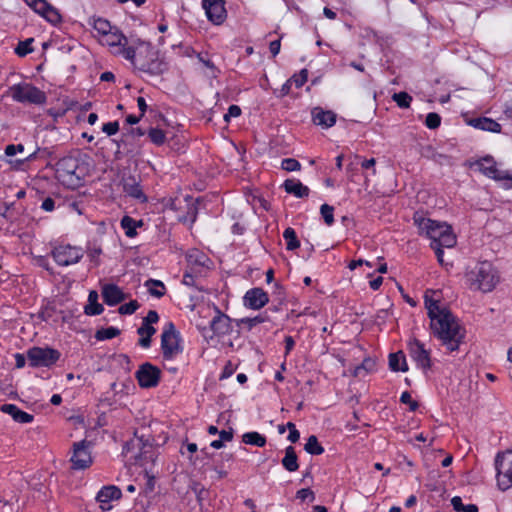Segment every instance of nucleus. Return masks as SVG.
<instances>
[{
	"label": "nucleus",
	"instance_id": "1",
	"mask_svg": "<svg viewBox=\"0 0 512 512\" xmlns=\"http://www.w3.org/2000/svg\"><path fill=\"white\" fill-rule=\"evenodd\" d=\"M430 328L436 337L449 352L457 351L465 338V329L460 325L457 317L447 309L430 321Z\"/></svg>",
	"mask_w": 512,
	"mask_h": 512
},
{
	"label": "nucleus",
	"instance_id": "2",
	"mask_svg": "<svg viewBox=\"0 0 512 512\" xmlns=\"http://www.w3.org/2000/svg\"><path fill=\"white\" fill-rule=\"evenodd\" d=\"M131 57H125L135 69L150 75H160L167 69V63L159 56L158 51L149 43L139 38L132 39Z\"/></svg>",
	"mask_w": 512,
	"mask_h": 512
},
{
	"label": "nucleus",
	"instance_id": "3",
	"mask_svg": "<svg viewBox=\"0 0 512 512\" xmlns=\"http://www.w3.org/2000/svg\"><path fill=\"white\" fill-rule=\"evenodd\" d=\"M466 283L470 290L489 293L500 281L497 269L488 261L477 263L465 274Z\"/></svg>",
	"mask_w": 512,
	"mask_h": 512
},
{
	"label": "nucleus",
	"instance_id": "4",
	"mask_svg": "<svg viewBox=\"0 0 512 512\" xmlns=\"http://www.w3.org/2000/svg\"><path fill=\"white\" fill-rule=\"evenodd\" d=\"M55 174L64 186L74 189L82 183L84 168L77 157L65 156L56 163Z\"/></svg>",
	"mask_w": 512,
	"mask_h": 512
},
{
	"label": "nucleus",
	"instance_id": "5",
	"mask_svg": "<svg viewBox=\"0 0 512 512\" xmlns=\"http://www.w3.org/2000/svg\"><path fill=\"white\" fill-rule=\"evenodd\" d=\"M161 350L165 360H172L183 352L180 333L173 322H167L161 334Z\"/></svg>",
	"mask_w": 512,
	"mask_h": 512
},
{
	"label": "nucleus",
	"instance_id": "6",
	"mask_svg": "<svg viewBox=\"0 0 512 512\" xmlns=\"http://www.w3.org/2000/svg\"><path fill=\"white\" fill-rule=\"evenodd\" d=\"M132 39L133 38H127L122 32L115 28L114 31L111 30L103 35L100 42L102 45L108 46L113 55L125 58L131 57Z\"/></svg>",
	"mask_w": 512,
	"mask_h": 512
},
{
	"label": "nucleus",
	"instance_id": "7",
	"mask_svg": "<svg viewBox=\"0 0 512 512\" xmlns=\"http://www.w3.org/2000/svg\"><path fill=\"white\" fill-rule=\"evenodd\" d=\"M497 485L500 490L506 491L512 487V451L497 453L495 457Z\"/></svg>",
	"mask_w": 512,
	"mask_h": 512
},
{
	"label": "nucleus",
	"instance_id": "8",
	"mask_svg": "<svg viewBox=\"0 0 512 512\" xmlns=\"http://www.w3.org/2000/svg\"><path fill=\"white\" fill-rule=\"evenodd\" d=\"M478 170L486 177L498 182H504L505 189L512 188V175L508 171L499 170L492 156H485L474 163Z\"/></svg>",
	"mask_w": 512,
	"mask_h": 512
},
{
	"label": "nucleus",
	"instance_id": "9",
	"mask_svg": "<svg viewBox=\"0 0 512 512\" xmlns=\"http://www.w3.org/2000/svg\"><path fill=\"white\" fill-rule=\"evenodd\" d=\"M70 462L73 470L88 469L93 463L92 443L86 439L74 442L72 444Z\"/></svg>",
	"mask_w": 512,
	"mask_h": 512
},
{
	"label": "nucleus",
	"instance_id": "10",
	"mask_svg": "<svg viewBox=\"0 0 512 512\" xmlns=\"http://www.w3.org/2000/svg\"><path fill=\"white\" fill-rule=\"evenodd\" d=\"M27 359L31 367H51L61 357V353L51 347L34 346L27 350Z\"/></svg>",
	"mask_w": 512,
	"mask_h": 512
},
{
	"label": "nucleus",
	"instance_id": "11",
	"mask_svg": "<svg viewBox=\"0 0 512 512\" xmlns=\"http://www.w3.org/2000/svg\"><path fill=\"white\" fill-rule=\"evenodd\" d=\"M10 90L13 100L16 102L31 104H43L46 102L45 93L32 84H15Z\"/></svg>",
	"mask_w": 512,
	"mask_h": 512
},
{
	"label": "nucleus",
	"instance_id": "12",
	"mask_svg": "<svg viewBox=\"0 0 512 512\" xmlns=\"http://www.w3.org/2000/svg\"><path fill=\"white\" fill-rule=\"evenodd\" d=\"M414 225L419 229L421 235L428 237L431 242H437L444 232H449V225L445 222L425 218L419 213L413 216Z\"/></svg>",
	"mask_w": 512,
	"mask_h": 512
},
{
	"label": "nucleus",
	"instance_id": "13",
	"mask_svg": "<svg viewBox=\"0 0 512 512\" xmlns=\"http://www.w3.org/2000/svg\"><path fill=\"white\" fill-rule=\"evenodd\" d=\"M51 254L59 266H69L78 263L84 253L82 248L67 244L54 247Z\"/></svg>",
	"mask_w": 512,
	"mask_h": 512
},
{
	"label": "nucleus",
	"instance_id": "14",
	"mask_svg": "<svg viewBox=\"0 0 512 512\" xmlns=\"http://www.w3.org/2000/svg\"><path fill=\"white\" fill-rule=\"evenodd\" d=\"M408 350L410 357L416 363V366L427 372L431 366V355L430 350L426 349L424 344L418 339H413L408 343Z\"/></svg>",
	"mask_w": 512,
	"mask_h": 512
},
{
	"label": "nucleus",
	"instance_id": "15",
	"mask_svg": "<svg viewBox=\"0 0 512 512\" xmlns=\"http://www.w3.org/2000/svg\"><path fill=\"white\" fill-rule=\"evenodd\" d=\"M160 376V369L149 362L140 365L135 373V377L141 388L156 387L159 384Z\"/></svg>",
	"mask_w": 512,
	"mask_h": 512
},
{
	"label": "nucleus",
	"instance_id": "16",
	"mask_svg": "<svg viewBox=\"0 0 512 512\" xmlns=\"http://www.w3.org/2000/svg\"><path fill=\"white\" fill-rule=\"evenodd\" d=\"M207 19L214 25H221L227 18L224 0H202Z\"/></svg>",
	"mask_w": 512,
	"mask_h": 512
},
{
	"label": "nucleus",
	"instance_id": "17",
	"mask_svg": "<svg viewBox=\"0 0 512 512\" xmlns=\"http://www.w3.org/2000/svg\"><path fill=\"white\" fill-rule=\"evenodd\" d=\"M24 2L37 14L50 23L56 24L61 21V15L57 9L46 0H24Z\"/></svg>",
	"mask_w": 512,
	"mask_h": 512
},
{
	"label": "nucleus",
	"instance_id": "18",
	"mask_svg": "<svg viewBox=\"0 0 512 512\" xmlns=\"http://www.w3.org/2000/svg\"><path fill=\"white\" fill-rule=\"evenodd\" d=\"M215 315L210 321V328L217 336L228 335L232 332V319L214 306Z\"/></svg>",
	"mask_w": 512,
	"mask_h": 512
},
{
	"label": "nucleus",
	"instance_id": "19",
	"mask_svg": "<svg viewBox=\"0 0 512 512\" xmlns=\"http://www.w3.org/2000/svg\"><path fill=\"white\" fill-rule=\"evenodd\" d=\"M268 302V294L259 287L249 289L243 297L244 306L252 310H259L263 308Z\"/></svg>",
	"mask_w": 512,
	"mask_h": 512
},
{
	"label": "nucleus",
	"instance_id": "20",
	"mask_svg": "<svg viewBox=\"0 0 512 512\" xmlns=\"http://www.w3.org/2000/svg\"><path fill=\"white\" fill-rule=\"evenodd\" d=\"M123 191L129 196L140 203H146L148 201L147 196L143 192L140 181L136 179L133 175H128L123 177L122 179Z\"/></svg>",
	"mask_w": 512,
	"mask_h": 512
},
{
	"label": "nucleus",
	"instance_id": "21",
	"mask_svg": "<svg viewBox=\"0 0 512 512\" xmlns=\"http://www.w3.org/2000/svg\"><path fill=\"white\" fill-rule=\"evenodd\" d=\"M122 496L121 490L114 485L102 487L96 495L97 502L100 503L102 510H108L111 508L110 502L118 500Z\"/></svg>",
	"mask_w": 512,
	"mask_h": 512
},
{
	"label": "nucleus",
	"instance_id": "22",
	"mask_svg": "<svg viewBox=\"0 0 512 512\" xmlns=\"http://www.w3.org/2000/svg\"><path fill=\"white\" fill-rule=\"evenodd\" d=\"M101 293L104 303L108 306H115L126 299L125 293L116 284H105Z\"/></svg>",
	"mask_w": 512,
	"mask_h": 512
},
{
	"label": "nucleus",
	"instance_id": "23",
	"mask_svg": "<svg viewBox=\"0 0 512 512\" xmlns=\"http://www.w3.org/2000/svg\"><path fill=\"white\" fill-rule=\"evenodd\" d=\"M312 122L322 128H330L336 123V114L321 107H314L311 111Z\"/></svg>",
	"mask_w": 512,
	"mask_h": 512
},
{
	"label": "nucleus",
	"instance_id": "24",
	"mask_svg": "<svg viewBox=\"0 0 512 512\" xmlns=\"http://www.w3.org/2000/svg\"><path fill=\"white\" fill-rule=\"evenodd\" d=\"M435 293V291L427 290L424 294V304L430 321L448 309L440 305L438 299L433 298Z\"/></svg>",
	"mask_w": 512,
	"mask_h": 512
},
{
	"label": "nucleus",
	"instance_id": "25",
	"mask_svg": "<svg viewBox=\"0 0 512 512\" xmlns=\"http://www.w3.org/2000/svg\"><path fill=\"white\" fill-rule=\"evenodd\" d=\"M0 411L10 415L18 423H31L34 419L32 414L21 410L15 404H3L0 406Z\"/></svg>",
	"mask_w": 512,
	"mask_h": 512
},
{
	"label": "nucleus",
	"instance_id": "26",
	"mask_svg": "<svg viewBox=\"0 0 512 512\" xmlns=\"http://www.w3.org/2000/svg\"><path fill=\"white\" fill-rule=\"evenodd\" d=\"M283 187L288 194H292L297 198H305L309 196V188L297 179H287L283 183Z\"/></svg>",
	"mask_w": 512,
	"mask_h": 512
},
{
	"label": "nucleus",
	"instance_id": "27",
	"mask_svg": "<svg viewBox=\"0 0 512 512\" xmlns=\"http://www.w3.org/2000/svg\"><path fill=\"white\" fill-rule=\"evenodd\" d=\"M469 125L476 129H480L483 131L493 132V133H500L501 132V125L496 122L495 120L487 117H478L473 118L469 121Z\"/></svg>",
	"mask_w": 512,
	"mask_h": 512
},
{
	"label": "nucleus",
	"instance_id": "28",
	"mask_svg": "<svg viewBox=\"0 0 512 512\" xmlns=\"http://www.w3.org/2000/svg\"><path fill=\"white\" fill-rule=\"evenodd\" d=\"M281 464L288 472H295L298 470V457L293 446L286 447L285 456L281 460Z\"/></svg>",
	"mask_w": 512,
	"mask_h": 512
},
{
	"label": "nucleus",
	"instance_id": "29",
	"mask_svg": "<svg viewBox=\"0 0 512 512\" xmlns=\"http://www.w3.org/2000/svg\"><path fill=\"white\" fill-rule=\"evenodd\" d=\"M389 368L394 372H407L408 364L402 351L389 354Z\"/></svg>",
	"mask_w": 512,
	"mask_h": 512
},
{
	"label": "nucleus",
	"instance_id": "30",
	"mask_svg": "<svg viewBox=\"0 0 512 512\" xmlns=\"http://www.w3.org/2000/svg\"><path fill=\"white\" fill-rule=\"evenodd\" d=\"M104 308L102 304L98 302V293L96 291H90L88 295V304L84 307V313L89 316L100 315Z\"/></svg>",
	"mask_w": 512,
	"mask_h": 512
},
{
	"label": "nucleus",
	"instance_id": "31",
	"mask_svg": "<svg viewBox=\"0 0 512 512\" xmlns=\"http://www.w3.org/2000/svg\"><path fill=\"white\" fill-rule=\"evenodd\" d=\"M354 158L355 160H357L356 164H360L362 169L370 171V173L364 174V185L368 187L370 182V176H375L377 173L375 168L376 160L375 158L362 159V157L359 155H355Z\"/></svg>",
	"mask_w": 512,
	"mask_h": 512
},
{
	"label": "nucleus",
	"instance_id": "32",
	"mask_svg": "<svg viewBox=\"0 0 512 512\" xmlns=\"http://www.w3.org/2000/svg\"><path fill=\"white\" fill-rule=\"evenodd\" d=\"M137 333L141 336L138 344L142 348H149L151 346V337L156 333V329L151 325L143 324L137 329Z\"/></svg>",
	"mask_w": 512,
	"mask_h": 512
},
{
	"label": "nucleus",
	"instance_id": "33",
	"mask_svg": "<svg viewBox=\"0 0 512 512\" xmlns=\"http://www.w3.org/2000/svg\"><path fill=\"white\" fill-rule=\"evenodd\" d=\"M186 257L189 265L192 267H204L207 266L208 262H210L209 258L197 249L189 251Z\"/></svg>",
	"mask_w": 512,
	"mask_h": 512
},
{
	"label": "nucleus",
	"instance_id": "34",
	"mask_svg": "<svg viewBox=\"0 0 512 512\" xmlns=\"http://www.w3.org/2000/svg\"><path fill=\"white\" fill-rule=\"evenodd\" d=\"M243 443L256 447H264L266 445V437L259 432H246L242 436Z\"/></svg>",
	"mask_w": 512,
	"mask_h": 512
},
{
	"label": "nucleus",
	"instance_id": "35",
	"mask_svg": "<svg viewBox=\"0 0 512 512\" xmlns=\"http://www.w3.org/2000/svg\"><path fill=\"white\" fill-rule=\"evenodd\" d=\"M144 285L148 289V292L156 298H161L166 293L165 285L160 280L149 279Z\"/></svg>",
	"mask_w": 512,
	"mask_h": 512
},
{
	"label": "nucleus",
	"instance_id": "36",
	"mask_svg": "<svg viewBox=\"0 0 512 512\" xmlns=\"http://www.w3.org/2000/svg\"><path fill=\"white\" fill-rule=\"evenodd\" d=\"M304 450L310 455H321L324 453V447L319 443L315 435H310L304 445Z\"/></svg>",
	"mask_w": 512,
	"mask_h": 512
},
{
	"label": "nucleus",
	"instance_id": "37",
	"mask_svg": "<svg viewBox=\"0 0 512 512\" xmlns=\"http://www.w3.org/2000/svg\"><path fill=\"white\" fill-rule=\"evenodd\" d=\"M86 253L94 266L100 265V255L102 254V248L99 244L96 242H88L86 246Z\"/></svg>",
	"mask_w": 512,
	"mask_h": 512
},
{
	"label": "nucleus",
	"instance_id": "38",
	"mask_svg": "<svg viewBox=\"0 0 512 512\" xmlns=\"http://www.w3.org/2000/svg\"><path fill=\"white\" fill-rule=\"evenodd\" d=\"M268 320V316L264 314H259L255 317H246L235 320L237 326L244 325L248 330H251L253 327H255L258 324L264 323Z\"/></svg>",
	"mask_w": 512,
	"mask_h": 512
},
{
	"label": "nucleus",
	"instance_id": "39",
	"mask_svg": "<svg viewBox=\"0 0 512 512\" xmlns=\"http://www.w3.org/2000/svg\"><path fill=\"white\" fill-rule=\"evenodd\" d=\"M283 238L286 241V249L293 251L300 246V242L297 238L296 232L293 228L288 227L283 232Z\"/></svg>",
	"mask_w": 512,
	"mask_h": 512
},
{
	"label": "nucleus",
	"instance_id": "40",
	"mask_svg": "<svg viewBox=\"0 0 512 512\" xmlns=\"http://www.w3.org/2000/svg\"><path fill=\"white\" fill-rule=\"evenodd\" d=\"M120 334V330L116 327L110 326L107 328H101L96 331L95 338L98 341H104L113 339Z\"/></svg>",
	"mask_w": 512,
	"mask_h": 512
},
{
	"label": "nucleus",
	"instance_id": "41",
	"mask_svg": "<svg viewBox=\"0 0 512 512\" xmlns=\"http://www.w3.org/2000/svg\"><path fill=\"white\" fill-rule=\"evenodd\" d=\"M138 226V223L136 220H134L130 216H124L121 219V227L124 229L125 234L127 237H134L136 233V227Z\"/></svg>",
	"mask_w": 512,
	"mask_h": 512
},
{
	"label": "nucleus",
	"instance_id": "42",
	"mask_svg": "<svg viewBox=\"0 0 512 512\" xmlns=\"http://www.w3.org/2000/svg\"><path fill=\"white\" fill-rule=\"evenodd\" d=\"M433 244H439V246L443 248H452L456 244V236L454 235L451 226L449 225V232H444L442 236H440L437 242H432Z\"/></svg>",
	"mask_w": 512,
	"mask_h": 512
},
{
	"label": "nucleus",
	"instance_id": "43",
	"mask_svg": "<svg viewBox=\"0 0 512 512\" xmlns=\"http://www.w3.org/2000/svg\"><path fill=\"white\" fill-rule=\"evenodd\" d=\"M451 505L453 509L457 512H478V507L475 504H467L464 505L461 497L455 496L451 499Z\"/></svg>",
	"mask_w": 512,
	"mask_h": 512
},
{
	"label": "nucleus",
	"instance_id": "44",
	"mask_svg": "<svg viewBox=\"0 0 512 512\" xmlns=\"http://www.w3.org/2000/svg\"><path fill=\"white\" fill-rule=\"evenodd\" d=\"M147 134L150 141L157 146L163 145L166 141V134L162 129L150 128Z\"/></svg>",
	"mask_w": 512,
	"mask_h": 512
},
{
	"label": "nucleus",
	"instance_id": "45",
	"mask_svg": "<svg viewBox=\"0 0 512 512\" xmlns=\"http://www.w3.org/2000/svg\"><path fill=\"white\" fill-rule=\"evenodd\" d=\"M33 41V38L20 41L14 50L15 54H17L19 57H25L26 55L32 53L34 50L32 47Z\"/></svg>",
	"mask_w": 512,
	"mask_h": 512
},
{
	"label": "nucleus",
	"instance_id": "46",
	"mask_svg": "<svg viewBox=\"0 0 512 512\" xmlns=\"http://www.w3.org/2000/svg\"><path fill=\"white\" fill-rule=\"evenodd\" d=\"M321 216L327 226L334 223V207L329 204H322L320 207Z\"/></svg>",
	"mask_w": 512,
	"mask_h": 512
},
{
	"label": "nucleus",
	"instance_id": "47",
	"mask_svg": "<svg viewBox=\"0 0 512 512\" xmlns=\"http://www.w3.org/2000/svg\"><path fill=\"white\" fill-rule=\"evenodd\" d=\"M93 28L98 32L99 35H101V37L113 29L110 22L103 18L95 19Z\"/></svg>",
	"mask_w": 512,
	"mask_h": 512
},
{
	"label": "nucleus",
	"instance_id": "48",
	"mask_svg": "<svg viewBox=\"0 0 512 512\" xmlns=\"http://www.w3.org/2000/svg\"><path fill=\"white\" fill-rule=\"evenodd\" d=\"M392 99L400 108H409L412 102V97L407 92L395 93Z\"/></svg>",
	"mask_w": 512,
	"mask_h": 512
},
{
	"label": "nucleus",
	"instance_id": "49",
	"mask_svg": "<svg viewBox=\"0 0 512 512\" xmlns=\"http://www.w3.org/2000/svg\"><path fill=\"white\" fill-rule=\"evenodd\" d=\"M308 79V71L307 69H302L298 74H294L289 81L291 84H294L297 88H301Z\"/></svg>",
	"mask_w": 512,
	"mask_h": 512
},
{
	"label": "nucleus",
	"instance_id": "50",
	"mask_svg": "<svg viewBox=\"0 0 512 512\" xmlns=\"http://www.w3.org/2000/svg\"><path fill=\"white\" fill-rule=\"evenodd\" d=\"M281 168L288 172L298 171L301 168V164L294 158H285L281 162Z\"/></svg>",
	"mask_w": 512,
	"mask_h": 512
},
{
	"label": "nucleus",
	"instance_id": "51",
	"mask_svg": "<svg viewBox=\"0 0 512 512\" xmlns=\"http://www.w3.org/2000/svg\"><path fill=\"white\" fill-rule=\"evenodd\" d=\"M139 306L140 305L136 300H131L130 302L121 305L118 312L121 315H131L139 308Z\"/></svg>",
	"mask_w": 512,
	"mask_h": 512
},
{
	"label": "nucleus",
	"instance_id": "52",
	"mask_svg": "<svg viewBox=\"0 0 512 512\" xmlns=\"http://www.w3.org/2000/svg\"><path fill=\"white\" fill-rule=\"evenodd\" d=\"M441 124V117L435 112L428 113L425 119V125L429 129H436Z\"/></svg>",
	"mask_w": 512,
	"mask_h": 512
},
{
	"label": "nucleus",
	"instance_id": "53",
	"mask_svg": "<svg viewBox=\"0 0 512 512\" xmlns=\"http://www.w3.org/2000/svg\"><path fill=\"white\" fill-rule=\"evenodd\" d=\"M400 402L409 405V410L414 412L418 409L419 404L417 401L412 400L411 394L408 391H404L400 396Z\"/></svg>",
	"mask_w": 512,
	"mask_h": 512
},
{
	"label": "nucleus",
	"instance_id": "54",
	"mask_svg": "<svg viewBox=\"0 0 512 512\" xmlns=\"http://www.w3.org/2000/svg\"><path fill=\"white\" fill-rule=\"evenodd\" d=\"M296 498L301 501H310L313 502L315 500V494L310 488H302L297 491Z\"/></svg>",
	"mask_w": 512,
	"mask_h": 512
},
{
	"label": "nucleus",
	"instance_id": "55",
	"mask_svg": "<svg viewBox=\"0 0 512 512\" xmlns=\"http://www.w3.org/2000/svg\"><path fill=\"white\" fill-rule=\"evenodd\" d=\"M49 155V152L46 148H37L33 153L28 155L23 162H32L38 158L45 159Z\"/></svg>",
	"mask_w": 512,
	"mask_h": 512
},
{
	"label": "nucleus",
	"instance_id": "56",
	"mask_svg": "<svg viewBox=\"0 0 512 512\" xmlns=\"http://www.w3.org/2000/svg\"><path fill=\"white\" fill-rule=\"evenodd\" d=\"M287 429L289 430L287 439L291 443H296L300 438V432L297 430L296 425L293 422H288Z\"/></svg>",
	"mask_w": 512,
	"mask_h": 512
},
{
	"label": "nucleus",
	"instance_id": "57",
	"mask_svg": "<svg viewBox=\"0 0 512 512\" xmlns=\"http://www.w3.org/2000/svg\"><path fill=\"white\" fill-rule=\"evenodd\" d=\"M102 131L106 133L108 136L115 135L119 131V122L112 121L103 124Z\"/></svg>",
	"mask_w": 512,
	"mask_h": 512
},
{
	"label": "nucleus",
	"instance_id": "58",
	"mask_svg": "<svg viewBox=\"0 0 512 512\" xmlns=\"http://www.w3.org/2000/svg\"><path fill=\"white\" fill-rule=\"evenodd\" d=\"M241 115V108L238 105H230L227 113L224 115V120L226 122L230 121V118H236Z\"/></svg>",
	"mask_w": 512,
	"mask_h": 512
},
{
	"label": "nucleus",
	"instance_id": "59",
	"mask_svg": "<svg viewBox=\"0 0 512 512\" xmlns=\"http://www.w3.org/2000/svg\"><path fill=\"white\" fill-rule=\"evenodd\" d=\"M24 151V145L23 144H9L5 148V155L6 156H14L16 153H22Z\"/></svg>",
	"mask_w": 512,
	"mask_h": 512
},
{
	"label": "nucleus",
	"instance_id": "60",
	"mask_svg": "<svg viewBox=\"0 0 512 512\" xmlns=\"http://www.w3.org/2000/svg\"><path fill=\"white\" fill-rule=\"evenodd\" d=\"M159 320V315L155 310H150L147 315L143 318L142 323L146 325H153Z\"/></svg>",
	"mask_w": 512,
	"mask_h": 512
},
{
	"label": "nucleus",
	"instance_id": "61",
	"mask_svg": "<svg viewBox=\"0 0 512 512\" xmlns=\"http://www.w3.org/2000/svg\"><path fill=\"white\" fill-rule=\"evenodd\" d=\"M420 154L422 157L432 159L436 156L435 149L431 145L422 146L420 149Z\"/></svg>",
	"mask_w": 512,
	"mask_h": 512
},
{
	"label": "nucleus",
	"instance_id": "62",
	"mask_svg": "<svg viewBox=\"0 0 512 512\" xmlns=\"http://www.w3.org/2000/svg\"><path fill=\"white\" fill-rule=\"evenodd\" d=\"M219 439L222 440V442H230L233 440V436H234V431L232 428H230L229 430H221L219 431Z\"/></svg>",
	"mask_w": 512,
	"mask_h": 512
},
{
	"label": "nucleus",
	"instance_id": "63",
	"mask_svg": "<svg viewBox=\"0 0 512 512\" xmlns=\"http://www.w3.org/2000/svg\"><path fill=\"white\" fill-rule=\"evenodd\" d=\"M41 208L44 211L51 212L55 209V201L51 197H47L43 200Z\"/></svg>",
	"mask_w": 512,
	"mask_h": 512
},
{
	"label": "nucleus",
	"instance_id": "64",
	"mask_svg": "<svg viewBox=\"0 0 512 512\" xmlns=\"http://www.w3.org/2000/svg\"><path fill=\"white\" fill-rule=\"evenodd\" d=\"M280 48H281V40L280 39L271 41L269 44V50L273 57H276L279 54Z\"/></svg>",
	"mask_w": 512,
	"mask_h": 512
}]
</instances>
